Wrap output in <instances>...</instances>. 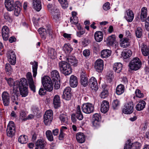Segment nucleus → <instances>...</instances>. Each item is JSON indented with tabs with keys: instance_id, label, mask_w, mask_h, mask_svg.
Returning a JSON list of instances; mask_svg holds the SVG:
<instances>
[{
	"instance_id": "60",
	"label": "nucleus",
	"mask_w": 149,
	"mask_h": 149,
	"mask_svg": "<svg viewBox=\"0 0 149 149\" xmlns=\"http://www.w3.org/2000/svg\"><path fill=\"white\" fill-rule=\"evenodd\" d=\"M110 3L109 2H106L104 5L103 8L105 10H107L110 8L109 6Z\"/></svg>"
},
{
	"instance_id": "19",
	"label": "nucleus",
	"mask_w": 149,
	"mask_h": 149,
	"mask_svg": "<svg viewBox=\"0 0 149 149\" xmlns=\"http://www.w3.org/2000/svg\"><path fill=\"white\" fill-rule=\"evenodd\" d=\"M5 5L8 11H11L14 9V2L13 0H5Z\"/></svg>"
},
{
	"instance_id": "41",
	"label": "nucleus",
	"mask_w": 149,
	"mask_h": 149,
	"mask_svg": "<svg viewBox=\"0 0 149 149\" xmlns=\"http://www.w3.org/2000/svg\"><path fill=\"white\" fill-rule=\"evenodd\" d=\"M59 10L58 8L54 9V11H52L51 13L54 19H55L56 21H57L59 17Z\"/></svg>"
},
{
	"instance_id": "35",
	"label": "nucleus",
	"mask_w": 149,
	"mask_h": 149,
	"mask_svg": "<svg viewBox=\"0 0 149 149\" xmlns=\"http://www.w3.org/2000/svg\"><path fill=\"white\" fill-rule=\"evenodd\" d=\"M2 37H9L10 36L9 35V29L7 26H4L2 27Z\"/></svg>"
},
{
	"instance_id": "56",
	"label": "nucleus",
	"mask_w": 149,
	"mask_h": 149,
	"mask_svg": "<svg viewBox=\"0 0 149 149\" xmlns=\"http://www.w3.org/2000/svg\"><path fill=\"white\" fill-rule=\"evenodd\" d=\"M53 83L54 84V87L56 89H58L60 86V84L59 81H53Z\"/></svg>"
},
{
	"instance_id": "22",
	"label": "nucleus",
	"mask_w": 149,
	"mask_h": 149,
	"mask_svg": "<svg viewBox=\"0 0 149 149\" xmlns=\"http://www.w3.org/2000/svg\"><path fill=\"white\" fill-rule=\"evenodd\" d=\"M51 77L52 81H59L60 79L59 73L56 70H54L52 72Z\"/></svg>"
},
{
	"instance_id": "33",
	"label": "nucleus",
	"mask_w": 149,
	"mask_h": 149,
	"mask_svg": "<svg viewBox=\"0 0 149 149\" xmlns=\"http://www.w3.org/2000/svg\"><path fill=\"white\" fill-rule=\"evenodd\" d=\"M45 142L42 139L38 140L36 143V147L39 148L40 149H44L45 145Z\"/></svg>"
},
{
	"instance_id": "2",
	"label": "nucleus",
	"mask_w": 149,
	"mask_h": 149,
	"mask_svg": "<svg viewBox=\"0 0 149 149\" xmlns=\"http://www.w3.org/2000/svg\"><path fill=\"white\" fill-rule=\"evenodd\" d=\"M58 65L61 72L65 75H68L71 73L72 70L70 65L67 62L65 61L60 62Z\"/></svg>"
},
{
	"instance_id": "23",
	"label": "nucleus",
	"mask_w": 149,
	"mask_h": 149,
	"mask_svg": "<svg viewBox=\"0 0 149 149\" xmlns=\"http://www.w3.org/2000/svg\"><path fill=\"white\" fill-rule=\"evenodd\" d=\"M33 8L37 11H39L41 9V4L40 0H33Z\"/></svg>"
},
{
	"instance_id": "28",
	"label": "nucleus",
	"mask_w": 149,
	"mask_h": 149,
	"mask_svg": "<svg viewBox=\"0 0 149 149\" xmlns=\"http://www.w3.org/2000/svg\"><path fill=\"white\" fill-rule=\"evenodd\" d=\"M53 103L55 108L59 107L60 104V100L59 96L58 95H55L53 98Z\"/></svg>"
},
{
	"instance_id": "47",
	"label": "nucleus",
	"mask_w": 149,
	"mask_h": 149,
	"mask_svg": "<svg viewBox=\"0 0 149 149\" xmlns=\"http://www.w3.org/2000/svg\"><path fill=\"white\" fill-rule=\"evenodd\" d=\"M108 94V91L107 89H104V90L100 94V96L101 98L104 99L107 96Z\"/></svg>"
},
{
	"instance_id": "5",
	"label": "nucleus",
	"mask_w": 149,
	"mask_h": 149,
	"mask_svg": "<svg viewBox=\"0 0 149 149\" xmlns=\"http://www.w3.org/2000/svg\"><path fill=\"white\" fill-rule=\"evenodd\" d=\"M15 127L14 123L10 121L7 127L6 133L7 135L10 137H12L15 134Z\"/></svg>"
},
{
	"instance_id": "44",
	"label": "nucleus",
	"mask_w": 149,
	"mask_h": 149,
	"mask_svg": "<svg viewBox=\"0 0 149 149\" xmlns=\"http://www.w3.org/2000/svg\"><path fill=\"white\" fill-rule=\"evenodd\" d=\"M46 136L48 139L50 141L53 140V137L52 132L50 130H47L46 132Z\"/></svg>"
},
{
	"instance_id": "20",
	"label": "nucleus",
	"mask_w": 149,
	"mask_h": 149,
	"mask_svg": "<svg viewBox=\"0 0 149 149\" xmlns=\"http://www.w3.org/2000/svg\"><path fill=\"white\" fill-rule=\"evenodd\" d=\"M14 9V14L16 16H18L21 10V6L19 1H16L15 2Z\"/></svg>"
},
{
	"instance_id": "34",
	"label": "nucleus",
	"mask_w": 149,
	"mask_h": 149,
	"mask_svg": "<svg viewBox=\"0 0 149 149\" xmlns=\"http://www.w3.org/2000/svg\"><path fill=\"white\" fill-rule=\"evenodd\" d=\"M122 65L120 63H115L113 66V70L117 73H119L122 70Z\"/></svg>"
},
{
	"instance_id": "6",
	"label": "nucleus",
	"mask_w": 149,
	"mask_h": 149,
	"mask_svg": "<svg viewBox=\"0 0 149 149\" xmlns=\"http://www.w3.org/2000/svg\"><path fill=\"white\" fill-rule=\"evenodd\" d=\"M38 31L41 36H49L51 37L55 36L52 31L49 29H48L47 31L44 28H40L38 29Z\"/></svg>"
},
{
	"instance_id": "58",
	"label": "nucleus",
	"mask_w": 149,
	"mask_h": 149,
	"mask_svg": "<svg viewBox=\"0 0 149 149\" xmlns=\"http://www.w3.org/2000/svg\"><path fill=\"white\" fill-rule=\"evenodd\" d=\"M70 21L71 22L74 24H76L78 22V20L76 17H71L70 18Z\"/></svg>"
},
{
	"instance_id": "30",
	"label": "nucleus",
	"mask_w": 149,
	"mask_h": 149,
	"mask_svg": "<svg viewBox=\"0 0 149 149\" xmlns=\"http://www.w3.org/2000/svg\"><path fill=\"white\" fill-rule=\"evenodd\" d=\"M127 16H125V18L128 22H131L134 18V14L133 12L130 10H128L127 11Z\"/></svg>"
},
{
	"instance_id": "55",
	"label": "nucleus",
	"mask_w": 149,
	"mask_h": 149,
	"mask_svg": "<svg viewBox=\"0 0 149 149\" xmlns=\"http://www.w3.org/2000/svg\"><path fill=\"white\" fill-rule=\"evenodd\" d=\"M100 115L97 113L94 114L93 116V120L100 121Z\"/></svg>"
},
{
	"instance_id": "17",
	"label": "nucleus",
	"mask_w": 149,
	"mask_h": 149,
	"mask_svg": "<svg viewBox=\"0 0 149 149\" xmlns=\"http://www.w3.org/2000/svg\"><path fill=\"white\" fill-rule=\"evenodd\" d=\"M89 85L92 90H97L98 89V86L97 80L94 77H92L89 80Z\"/></svg>"
},
{
	"instance_id": "54",
	"label": "nucleus",
	"mask_w": 149,
	"mask_h": 149,
	"mask_svg": "<svg viewBox=\"0 0 149 149\" xmlns=\"http://www.w3.org/2000/svg\"><path fill=\"white\" fill-rule=\"evenodd\" d=\"M135 93L136 96L137 97L141 98L143 97V94L141 93V91L139 89L136 90L135 91Z\"/></svg>"
},
{
	"instance_id": "39",
	"label": "nucleus",
	"mask_w": 149,
	"mask_h": 149,
	"mask_svg": "<svg viewBox=\"0 0 149 149\" xmlns=\"http://www.w3.org/2000/svg\"><path fill=\"white\" fill-rule=\"evenodd\" d=\"M63 50L67 54L70 53L73 49L70 45L69 44H65L63 47Z\"/></svg>"
},
{
	"instance_id": "24",
	"label": "nucleus",
	"mask_w": 149,
	"mask_h": 149,
	"mask_svg": "<svg viewBox=\"0 0 149 149\" xmlns=\"http://www.w3.org/2000/svg\"><path fill=\"white\" fill-rule=\"evenodd\" d=\"M72 116H75L79 120H81L83 119V116L81 111L79 105L77 106L76 113V114H72Z\"/></svg>"
},
{
	"instance_id": "31",
	"label": "nucleus",
	"mask_w": 149,
	"mask_h": 149,
	"mask_svg": "<svg viewBox=\"0 0 149 149\" xmlns=\"http://www.w3.org/2000/svg\"><path fill=\"white\" fill-rule=\"evenodd\" d=\"M111 51L108 49H105L102 50L101 52V56L104 58H107L111 56Z\"/></svg>"
},
{
	"instance_id": "37",
	"label": "nucleus",
	"mask_w": 149,
	"mask_h": 149,
	"mask_svg": "<svg viewBox=\"0 0 149 149\" xmlns=\"http://www.w3.org/2000/svg\"><path fill=\"white\" fill-rule=\"evenodd\" d=\"M132 54V52L130 49H126L122 53V55L123 58L126 59L130 57Z\"/></svg>"
},
{
	"instance_id": "43",
	"label": "nucleus",
	"mask_w": 149,
	"mask_h": 149,
	"mask_svg": "<svg viewBox=\"0 0 149 149\" xmlns=\"http://www.w3.org/2000/svg\"><path fill=\"white\" fill-rule=\"evenodd\" d=\"M27 137L26 136L24 135L20 136L18 138V141L22 144L25 143L27 142Z\"/></svg>"
},
{
	"instance_id": "42",
	"label": "nucleus",
	"mask_w": 149,
	"mask_h": 149,
	"mask_svg": "<svg viewBox=\"0 0 149 149\" xmlns=\"http://www.w3.org/2000/svg\"><path fill=\"white\" fill-rule=\"evenodd\" d=\"M124 91V87L123 85L120 84L116 88V92L117 94L120 95L123 93Z\"/></svg>"
},
{
	"instance_id": "1",
	"label": "nucleus",
	"mask_w": 149,
	"mask_h": 149,
	"mask_svg": "<svg viewBox=\"0 0 149 149\" xmlns=\"http://www.w3.org/2000/svg\"><path fill=\"white\" fill-rule=\"evenodd\" d=\"M28 84L26 79L22 78L20 81H16L13 83V88H19L21 95L22 97L26 96L28 93Z\"/></svg>"
},
{
	"instance_id": "9",
	"label": "nucleus",
	"mask_w": 149,
	"mask_h": 149,
	"mask_svg": "<svg viewBox=\"0 0 149 149\" xmlns=\"http://www.w3.org/2000/svg\"><path fill=\"white\" fill-rule=\"evenodd\" d=\"M7 57L9 62L12 65H14L16 62V56L15 53L12 50H9L7 53Z\"/></svg>"
},
{
	"instance_id": "10",
	"label": "nucleus",
	"mask_w": 149,
	"mask_h": 149,
	"mask_svg": "<svg viewBox=\"0 0 149 149\" xmlns=\"http://www.w3.org/2000/svg\"><path fill=\"white\" fill-rule=\"evenodd\" d=\"M19 91L17 89L13 88L12 91H11V101L13 104L18 105L19 100L18 98Z\"/></svg>"
},
{
	"instance_id": "15",
	"label": "nucleus",
	"mask_w": 149,
	"mask_h": 149,
	"mask_svg": "<svg viewBox=\"0 0 149 149\" xmlns=\"http://www.w3.org/2000/svg\"><path fill=\"white\" fill-rule=\"evenodd\" d=\"M80 83L84 87L86 86L88 84V79L85 72L82 71L80 74Z\"/></svg>"
},
{
	"instance_id": "7",
	"label": "nucleus",
	"mask_w": 149,
	"mask_h": 149,
	"mask_svg": "<svg viewBox=\"0 0 149 149\" xmlns=\"http://www.w3.org/2000/svg\"><path fill=\"white\" fill-rule=\"evenodd\" d=\"M53 119V113L51 110L46 111L44 116V121L46 125L50 124Z\"/></svg>"
},
{
	"instance_id": "25",
	"label": "nucleus",
	"mask_w": 149,
	"mask_h": 149,
	"mask_svg": "<svg viewBox=\"0 0 149 149\" xmlns=\"http://www.w3.org/2000/svg\"><path fill=\"white\" fill-rule=\"evenodd\" d=\"M120 46L123 48H125L129 45V39L128 38H120Z\"/></svg>"
},
{
	"instance_id": "51",
	"label": "nucleus",
	"mask_w": 149,
	"mask_h": 149,
	"mask_svg": "<svg viewBox=\"0 0 149 149\" xmlns=\"http://www.w3.org/2000/svg\"><path fill=\"white\" fill-rule=\"evenodd\" d=\"M142 29L140 28H137L136 31V34L137 37H141L142 35Z\"/></svg>"
},
{
	"instance_id": "62",
	"label": "nucleus",
	"mask_w": 149,
	"mask_h": 149,
	"mask_svg": "<svg viewBox=\"0 0 149 149\" xmlns=\"http://www.w3.org/2000/svg\"><path fill=\"white\" fill-rule=\"evenodd\" d=\"M99 36L103 37V34L102 32L100 31H97L95 33V37H98Z\"/></svg>"
},
{
	"instance_id": "14",
	"label": "nucleus",
	"mask_w": 149,
	"mask_h": 149,
	"mask_svg": "<svg viewBox=\"0 0 149 149\" xmlns=\"http://www.w3.org/2000/svg\"><path fill=\"white\" fill-rule=\"evenodd\" d=\"M1 97L4 105L6 106H8L10 100L9 93L6 91H4L2 93Z\"/></svg>"
},
{
	"instance_id": "13",
	"label": "nucleus",
	"mask_w": 149,
	"mask_h": 149,
	"mask_svg": "<svg viewBox=\"0 0 149 149\" xmlns=\"http://www.w3.org/2000/svg\"><path fill=\"white\" fill-rule=\"evenodd\" d=\"M103 62L102 60L99 59L95 62L94 67L96 70L98 72H101L103 69Z\"/></svg>"
},
{
	"instance_id": "12",
	"label": "nucleus",
	"mask_w": 149,
	"mask_h": 149,
	"mask_svg": "<svg viewBox=\"0 0 149 149\" xmlns=\"http://www.w3.org/2000/svg\"><path fill=\"white\" fill-rule=\"evenodd\" d=\"M26 77L28 81V84L29 87L33 92H35V87L34 84V81L33 79L31 73L30 72H28L26 74Z\"/></svg>"
},
{
	"instance_id": "61",
	"label": "nucleus",
	"mask_w": 149,
	"mask_h": 149,
	"mask_svg": "<svg viewBox=\"0 0 149 149\" xmlns=\"http://www.w3.org/2000/svg\"><path fill=\"white\" fill-rule=\"evenodd\" d=\"M46 90L45 88L44 89L43 88H40L39 91V94L40 95H44L45 94L46 92Z\"/></svg>"
},
{
	"instance_id": "46",
	"label": "nucleus",
	"mask_w": 149,
	"mask_h": 149,
	"mask_svg": "<svg viewBox=\"0 0 149 149\" xmlns=\"http://www.w3.org/2000/svg\"><path fill=\"white\" fill-rule=\"evenodd\" d=\"M61 4L62 8L64 9L66 8L68 5L67 0H58Z\"/></svg>"
},
{
	"instance_id": "45",
	"label": "nucleus",
	"mask_w": 149,
	"mask_h": 149,
	"mask_svg": "<svg viewBox=\"0 0 149 149\" xmlns=\"http://www.w3.org/2000/svg\"><path fill=\"white\" fill-rule=\"evenodd\" d=\"M5 69L6 72L8 74H10L13 71L12 68L10 64L8 63L6 64Z\"/></svg>"
},
{
	"instance_id": "16",
	"label": "nucleus",
	"mask_w": 149,
	"mask_h": 149,
	"mask_svg": "<svg viewBox=\"0 0 149 149\" xmlns=\"http://www.w3.org/2000/svg\"><path fill=\"white\" fill-rule=\"evenodd\" d=\"M71 90L70 87H66L64 90L62 95L63 98L66 100H69L71 97Z\"/></svg>"
},
{
	"instance_id": "40",
	"label": "nucleus",
	"mask_w": 149,
	"mask_h": 149,
	"mask_svg": "<svg viewBox=\"0 0 149 149\" xmlns=\"http://www.w3.org/2000/svg\"><path fill=\"white\" fill-rule=\"evenodd\" d=\"M141 51L144 56H148L149 54V46L148 47L147 45H143L141 48Z\"/></svg>"
},
{
	"instance_id": "59",
	"label": "nucleus",
	"mask_w": 149,
	"mask_h": 149,
	"mask_svg": "<svg viewBox=\"0 0 149 149\" xmlns=\"http://www.w3.org/2000/svg\"><path fill=\"white\" fill-rule=\"evenodd\" d=\"M90 42V40H89L87 38L84 39V40L82 41V45L84 46L87 45Z\"/></svg>"
},
{
	"instance_id": "64",
	"label": "nucleus",
	"mask_w": 149,
	"mask_h": 149,
	"mask_svg": "<svg viewBox=\"0 0 149 149\" xmlns=\"http://www.w3.org/2000/svg\"><path fill=\"white\" fill-rule=\"evenodd\" d=\"M83 54L85 57L88 56L90 54V51L88 49L85 50L83 52Z\"/></svg>"
},
{
	"instance_id": "21",
	"label": "nucleus",
	"mask_w": 149,
	"mask_h": 149,
	"mask_svg": "<svg viewBox=\"0 0 149 149\" xmlns=\"http://www.w3.org/2000/svg\"><path fill=\"white\" fill-rule=\"evenodd\" d=\"M78 84L77 78L74 75H72L70 78V86L73 88L76 87Z\"/></svg>"
},
{
	"instance_id": "48",
	"label": "nucleus",
	"mask_w": 149,
	"mask_h": 149,
	"mask_svg": "<svg viewBox=\"0 0 149 149\" xmlns=\"http://www.w3.org/2000/svg\"><path fill=\"white\" fill-rule=\"evenodd\" d=\"M59 118L62 123H66L68 118L67 116L64 114H61L59 116Z\"/></svg>"
},
{
	"instance_id": "26",
	"label": "nucleus",
	"mask_w": 149,
	"mask_h": 149,
	"mask_svg": "<svg viewBox=\"0 0 149 149\" xmlns=\"http://www.w3.org/2000/svg\"><path fill=\"white\" fill-rule=\"evenodd\" d=\"M76 139L78 142L82 143L85 141V136L82 133L79 132L77 134Z\"/></svg>"
},
{
	"instance_id": "4",
	"label": "nucleus",
	"mask_w": 149,
	"mask_h": 149,
	"mask_svg": "<svg viewBox=\"0 0 149 149\" xmlns=\"http://www.w3.org/2000/svg\"><path fill=\"white\" fill-rule=\"evenodd\" d=\"M141 65V63L140 59L137 57L134 58L129 64L130 68L132 70H139Z\"/></svg>"
},
{
	"instance_id": "27",
	"label": "nucleus",
	"mask_w": 149,
	"mask_h": 149,
	"mask_svg": "<svg viewBox=\"0 0 149 149\" xmlns=\"http://www.w3.org/2000/svg\"><path fill=\"white\" fill-rule=\"evenodd\" d=\"M147 9L146 7L142 8L141 11V19L142 22L145 21L147 17Z\"/></svg>"
},
{
	"instance_id": "36",
	"label": "nucleus",
	"mask_w": 149,
	"mask_h": 149,
	"mask_svg": "<svg viewBox=\"0 0 149 149\" xmlns=\"http://www.w3.org/2000/svg\"><path fill=\"white\" fill-rule=\"evenodd\" d=\"M146 104V102L143 100L139 102V103L136 106V109L139 111L142 110L145 108Z\"/></svg>"
},
{
	"instance_id": "53",
	"label": "nucleus",
	"mask_w": 149,
	"mask_h": 149,
	"mask_svg": "<svg viewBox=\"0 0 149 149\" xmlns=\"http://www.w3.org/2000/svg\"><path fill=\"white\" fill-rule=\"evenodd\" d=\"M47 7L49 12L51 13L52 11H54V9L57 8L56 7H54L52 4L49 3L47 6Z\"/></svg>"
},
{
	"instance_id": "29",
	"label": "nucleus",
	"mask_w": 149,
	"mask_h": 149,
	"mask_svg": "<svg viewBox=\"0 0 149 149\" xmlns=\"http://www.w3.org/2000/svg\"><path fill=\"white\" fill-rule=\"evenodd\" d=\"M104 41L106 42L108 46H112L113 44L116 45L117 42L115 40V38H105Z\"/></svg>"
},
{
	"instance_id": "57",
	"label": "nucleus",
	"mask_w": 149,
	"mask_h": 149,
	"mask_svg": "<svg viewBox=\"0 0 149 149\" xmlns=\"http://www.w3.org/2000/svg\"><path fill=\"white\" fill-rule=\"evenodd\" d=\"M93 125L96 128H98L100 126V121L93 120L92 122Z\"/></svg>"
},
{
	"instance_id": "52",
	"label": "nucleus",
	"mask_w": 149,
	"mask_h": 149,
	"mask_svg": "<svg viewBox=\"0 0 149 149\" xmlns=\"http://www.w3.org/2000/svg\"><path fill=\"white\" fill-rule=\"evenodd\" d=\"M131 141L130 140H128L125 144L124 149H131L132 146V145L131 144Z\"/></svg>"
},
{
	"instance_id": "32",
	"label": "nucleus",
	"mask_w": 149,
	"mask_h": 149,
	"mask_svg": "<svg viewBox=\"0 0 149 149\" xmlns=\"http://www.w3.org/2000/svg\"><path fill=\"white\" fill-rule=\"evenodd\" d=\"M67 60L68 61V63L70 65L71 64L72 65H73L74 66H77V61L74 57H69L67 58Z\"/></svg>"
},
{
	"instance_id": "49",
	"label": "nucleus",
	"mask_w": 149,
	"mask_h": 149,
	"mask_svg": "<svg viewBox=\"0 0 149 149\" xmlns=\"http://www.w3.org/2000/svg\"><path fill=\"white\" fill-rule=\"evenodd\" d=\"M49 55L52 58H54L55 57L56 55V52L53 49H51L49 50L48 51Z\"/></svg>"
},
{
	"instance_id": "50",
	"label": "nucleus",
	"mask_w": 149,
	"mask_h": 149,
	"mask_svg": "<svg viewBox=\"0 0 149 149\" xmlns=\"http://www.w3.org/2000/svg\"><path fill=\"white\" fill-rule=\"evenodd\" d=\"M119 101L117 99L114 100L112 103V107L113 109H116L117 107L119 105Z\"/></svg>"
},
{
	"instance_id": "18",
	"label": "nucleus",
	"mask_w": 149,
	"mask_h": 149,
	"mask_svg": "<svg viewBox=\"0 0 149 149\" xmlns=\"http://www.w3.org/2000/svg\"><path fill=\"white\" fill-rule=\"evenodd\" d=\"M109 104L108 102L107 101H104L101 104L100 110L103 113H107L109 110Z\"/></svg>"
},
{
	"instance_id": "38",
	"label": "nucleus",
	"mask_w": 149,
	"mask_h": 149,
	"mask_svg": "<svg viewBox=\"0 0 149 149\" xmlns=\"http://www.w3.org/2000/svg\"><path fill=\"white\" fill-rule=\"evenodd\" d=\"M31 64H33V76L34 77H35L37 73V70L38 66V63L34 61L33 63L32 62L30 63Z\"/></svg>"
},
{
	"instance_id": "11",
	"label": "nucleus",
	"mask_w": 149,
	"mask_h": 149,
	"mask_svg": "<svg viewBox=\"0 0 149 149\" xmlns=\"http://www.w3.org/2000/svg\"><path fill=\"white\" fill-rule=\"evenodd\" d=\"M83 111L87 114H89L93 112L94 110V107L91 103H86L84 104L82 107Z\"/></svg>"
},
{
	"instance_id": "3",
	"label": "nucleus",
	"mask_w": 149,
	"mask_h": 149,
	"mask_svg": "<svg viewBox=\"0 0 149 149\" xmlns=\"http://www.w3.org/2000/svg\"><path fill=\"white\" fill-rule=\"evenodd\" d=\"M42 83L43 86L47 91H51L53 89L52 82L48 76L43 77L42 79Z\"/></svg>"
},
{
	"instance_id": "8",
	"label": "nucleus",
	"mask_w": 149,
	"mask_h": 149,
	"mask_svg": "<svg viewBox=\"0 0 149 149\" xmlns=\"http://www.w3.org/2000/svg\"><path fill=\"white\" fill-rule=\"evenodd\" d=\"M134 105L132 102L126 104L123 110V112L126 114L132 113L134 111Z\"/></svg>"
},
{
	"instance_id": "63",
	"label": "nucleus",
	"mask_w": 149,
	"mask_h": 149,
	"mask_svg": "<svg viewBox=\"0 0 149 149\" xmlns=\"http://www.w3.org/2000/svg\"><path fill=\"white\" fill-rule=\"evenodd\" d=\"M133 145L132 148L133 149H139L141 145L140 144L138 143H136Z\"/></svg>"
}]
</instances>
